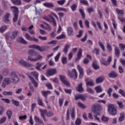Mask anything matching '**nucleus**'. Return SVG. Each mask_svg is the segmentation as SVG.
I'll list each match as a JSON object with an SVG mask.
<instances>
[{
    "instance_id": "1",
    "label": "nucleus",
    "mask_w": 125,
    "mask_h": 125,
    "mask_svg": "<svg viewBox=\"0 0 125 125\" xmlns=\"http://www.w3.org/2000/svg\"><path fill=\"white\" fill-rule=\"evenodd\" d=\"M27 54L28 55L27 58L28 60H29V61H31L32 62L39 61L42 58V57L34 49H29L27 52Z\"/></svg>"
},
{
    "instance_id": "2",
    "label": "nucleus",
    "mask_w": 125,
    "mask_h": 125,
    "mask_svg": "<svg viewBox=\"0 0 125 125\" xmlns=\"http://www.w3.org/2000/svg\"><path fill=\"white\" fill-rule=\"evenodd\" d=\"M18 36H19V31L18 30H15L12 32L7 33L6 35L5 39L6 41H9V39L15 40V38H17Z\"/></svg>"
},
{
    "instance_id": "3",
    "label": "nucleus",
    "mask_w": 125,
    "mask_h": 125,
    "mask_svg": "<svg viewBox=\"0 0 125 125\" xmlns=\"http://www.w3.org/2000/svg\"><path fill=\"white\" fill-rule=\"evenodd\" d=\"M92 112L94 114H98V115H100V112L102 111L103 107L99 103H97L93 104L92 106Z\"/></svg>"
},
{
    "instance_id": "4",
    "label": "nucleus",
    "mask_w": 125,
    "mask_h": 125,
    "mask_svg": "<svg viewBox=\"0 0 125 125\" xmlns=\"http://www.w3.org/2000/svg\"><path fill=\"white\" fill-rule=\"evenodd\" d=\"M11 10L12 12L14 17L13 19L14 22H17V20H18V16H19V9L18 7L13 6L11 7Z\"/></svg>"
},
{
    "instance_id": "5",
    "label": "nucleus",
    "mask_w": 125,
    "mask_h": 125,
    "mask_svg": "<svg viewBox=\"0 0 125 125\" xmlns=\"http://www.w3.org/2000/svg\"><path fill=\"white\" fill-rule=\"evenodd\" d=\"M108 113L111 116H116L117 115V108L114 104H109L107 106Z\"/></svg>"
},
{
    "instance_id": "6",
    "label": "nucleus",
    "mask_w": 125,
    "mask_h": 125,
    "mask_svg": "<svg viewBox=\"0 0 125 125\" xmlns=\"http://www.w3.org/2000/svg\"><path fill=\"white\" fill-rule=\"evenodd\" d=\"M100 62L102 65H104V66H109L111 62H112V57L110 56L108 57V59L106 62V60L104 58H102L100 60Z\"/></svg>"
},
{
    "instance_id": "7",
    "label": "nucleus",
    "mask_w": 125,
    "mask_h": 125,
    "mask_svg": "<svg viewBox=\"0 0 125 125\" xmlns=\"http://www.w3.org/2000/svg\"><path fill=\"white\" fill-rule=\"evenodd\" d=\"M57 73V70L55 68L48 69L46 71V75L47 77L54 76Z\"/></svg>"
},
{
    "instance_id": "8",
    "label": "nucleus",
    "mask_w": 125,
    "mask_h": 125,
    "mask_svg": "<svg viewBox=\"0 0 125 125\" xmlns=\"http://www.w3.org/2000/svg\"><path fill=\"white\" fill-rule=\"evenodd\" d=\"M59 78L60 81L63 84H65V85H66L67 86H69V85H70V83L68 81H67V78H66V77L63 75H60Z\"/></svg>"
},
{
    "instance_id": "9",
    "label": "nucleus",
    "mask_w": 125,
    "mask_h": 125,
    "mask_svg": "<svg viewBox=\"0 0 125 125\" xmlns=\"http://www.w3.org/2000/svg\"><path fill=\"white\" fill-rule=\"evenodd\" d=\"M12 80H13V83H17L20 81L19 77L16 75L15 72H12L11 74Z\"/></svg>"
},
{
    "instance_id": "10",
    "label": "nucleus",
    "mask_w": 125,
    "mask_h": 125,
    "mask_svg": "<svg viewBox=\"0 0 125 125\" xmlns=\"http://www.w3.org/2000/svg\"><path fill=\"white\" fill-rule=\"evenodd\" d=\"M26 39L28 40V41H31V42H40V40L37 38H36L35 37H33L32 38L31 37L30 35L28 33H26L25 34Z\"/></svg>"
},
{
    "instance_id": "11",
    "label": "nucleus",
    "mask_w": 125,
    "mask_h": 125,
    "mask_svg": "<svg viewBox=\"0 0 125 125\" xmlns=\"http://www.w3.org/2000/svg\"><path fill=\"white\" fill-rule=\"evenodd\" d=\"M77 69L80 73V75L79 76V79H82L83 77V67H81L80 64H78L77 65Z\"/></svg>"
},
{
    "instance_id": "12",
    "label": "nucleus",
    "mask_w": 125,
    "mask_h": 125,
    "mask_svg": "<svg viewBox=\"0 0 125 125\" xmlns=\"http://www.w3.org/2000/svg\"><path fill=\"white\" fill-rule=\"evenodd\" d=\"M82 56H83V49L80 48L77 53V57L75 59L76 62H78L82 58Z\"/></svg>"
},
{
    "instance_id": "13",
    "label": "nucleus",
    "mask_w": 125,
    "mask_h": 125,
    "mask_svg": "<svg viewBox=\"0 0 125 125\" xmlns=\"http://www.w3.org/2000/svg\"><path fill=\"white\" fill-rule=\"evenodd\" d=\"M118 73L116 72V71L112 70L108 74V77L111 78L112 79H115V78H117Z\"/></svg>"
},
{
    "instance_id": "14",
    "label": "nucleus",
    "mask_w": 125,
    "mask_h": 125,
    "mask_svg": "<svg viewBox=\"0 0 125 125\" xmlns=\"http://www.w3.org/2000/svg\"><path fill=\"white\" fill-rule=\"evenodd\" d=\"M20 64L23 65V66H25V67H28V68L31 67V64L28 63L26 61L24 60H21L19 62Z\"/></svg>"
},
{
    "instance_id": "15",
    "label": "nucleus",
    "mask_w": 125,
    "mask_h": 125,
    "mask_svg": "<svg viewBox=\"0 0 125 125\" xmlns=\"http://www.w3.org/2000/svg\"><path fill=\"white\" fill-rule=\"evenodd\" d=\"M76 90L80 93L83 92V83H80L78 84V87L76 88Z\"/></svg>"
},
{
    "instance_id": "16",
    "label": "nucleus",
    "mask_w": 125,
    "mask_h": 125,
    "mask_svg": "<svg viewBox=\"0 0 125 125\" xmlns=\"http://www.w3.org/2000/svg\"><path fill=\"white\" fill-rule=\"evenodd\" d=\"M17 42L20 43H22V44H27L28 42L21 37H19L17 39Z\"/></svg>"
},
{
    "instance_id": "17",
    "label": "nucleus",
    "mask_w": 125,
    "mask_h": 125,
    "mask_svg": "<svg viewBox=\"0 0 125 125\" xmlns=\"http://www.w3.org/2000/svg\"><path fill=\"white\" fill-rule=\"evenodd\" d=\"M105 81V77L100 76L96 79V83H100Z\"/></svg>"
},
{
    "instance_id": "18",
    "label": "nucleus",
    "mask_w": 125,
    "mask_h": 125,
    "mask_svg": "<svg viewBox=\"0 0 125 125\" xmlns=\"http://www.w3.org/2000/svg\"><path fill=\"white\" fill-rule=\"evenodd\" d=\"M49 49V46H40L39 51L40 52H43V51H48Z\"/></svg>"
},
{
    "instance_id": "19",
    "label": "nucleus",
    "mask_w": 125,
    "mask_h": 125,
    "mask_svg": "<svg viewBox=\"0 0 125 125\" xmlns=\"http://www.w3.org/2000/svg\"><path fill=\"white\" fill-rule=\"evenodd\" d=\"M47 21H49V22H52L54 27L56 26V21H55V19H54L52 16H50L49 17V19L47 20Z\"/></svg>"
},
{
    "instance_id": "20",
    "label": "nucleus",
    "mask_w": 125,
    "mask_h": 125,
    "mask_svg": "<svg viewBox=\"0 0 125 125\" xmlns=\"http://www.w3.org/2000/svg\"><path fill=\"white\" fill-rule=\"evenodd\" d=\"M70 45L69 44H66L64 46V49L63 50V52L65 54H67L68 53V51H69V49L70 48Z\"/></svg>"
},
{
    "instance_id": "21",
    "label": "nucleus",
    "mask_w": 125,
    "mask_h": 125,
    "mask_svg": "<svg viewBox=\"0 0 125 125\" xmlns=\"http://www.w3.org/2000/svg\"><path fill=\"white\" fill-rule=\"evenodd\" d=\"M9 16H10V14L7 13L6 15L4 16L3 21L4 23H8L9 22Z\"/></svg>"
},
{
    "instance_id": "22",
    "label": "nucleus",
    "mask_w": 125,
    "mask_h": 125,
    "mask_svg": "<svg viewBox=\"0 0 125 125\" xmlns=\"http://www.w3.org/2000/svg\"><path fill=\"white\" fill-rule=\"evenodd\" d=\"M92 67L94 69V70H98L100 69V66L97 64V62L96 61H95L92 63Z\"/></svg>"
},
{
    "instance_id": "23",
    "label": "nucleus",
    "mask_w": 125,
    "mask_h": 125,
    "mask_svg": "<svg viewBox=\"0 0 125 125\" xmlns=\"http://www.w3.org/2000/svg\"><path fill=\"white\" fill-rule=\"evenodd\" d=\"M12 2L15 5H21L22 4L21 0H12Z\"/></svg>"
},
{
    "instance_id": "24",
    "label": "nucleus",
    "mask_w": 125,
    "mask_h": 125,
    "mask_svg": "<svg viewBox=\"0 0 125 125\" xmlns=\"http://www.w3.org/2000/svg\"><path fill=\"white\" fill-rule=\"evenodd\" d=\"M114 52H115V55L116 57H119L120 56V49L117 46H115L114 48Z\"/></svg>"
},
{
    "instance_id": "25",
    "label": "nucleus",
    "mask_w": 125,
    "mask_h": 125,
    "mask_svg": "<svg viewBox=\"0 0 125 125\" xmlns=\"http://www.w3.org/2000/svg\"><path fill=\"white\" fill-rule=\"evenodd\" d=\"M42 65H43V63H40V62H38L36 63V70H37L38 71H42Z\"/></svg>"
},
{
    "instance_id": "26",
    "label": "nucleus",
    "mask_w": 125,
    "mask_h": 125,
    "mask_svg": "<svg viewBox=\"0 0 125 125\" xmlns=\"http://www.w3.org/2000/svg\"><path fill=\"white\" fill-rule=\"evenodd\" d=\"M34 120L36 122V123H38L39 124H42V125H44V123H43V121L41 120V119H40V118L38 117V116H35Z\"/></svg>"
},
{
    "instance_id": "27",
    "label": "nucleus",
    "mask_w": 125,
    "mask_h": 125,
    "mask_svg": "<svg viewBox=\"0 0 125 125\" xmlns=\"http://www.w3.org/2000/svg\"><path fill=\"white\" fill-rule=\"evenodd\" d=\"M43 5L44 6H45V7H48L49 8L54 7V5L53 4V3L51 2L44 3Z\"/></svg>"
},
{
    "instance_id": "28",
    "label": "nucleus",
    "mask_w": 125,
    "mask_h": 125,
    "mask_svg": "<svg viewBox=\"0 0 125 125\" xmlns=\"http://www.w3.org/2000/svg\"><path fill=\"white\" fill-rule=\"evenodd\" d=\"M79 12L82 16V19H83V20H84L85 19V14L84 13L83 10V9H80Z\"/></svg>"
},
{
    "instance_id": "29",
    "label": "nucleus",
    "mask_w": 125,
    "mask_h": 125,
    "mask_svg": "<svg viewBox=\"0 0 125 125\" xmlns=\"http://www.w3.org/2000/svg\"><path fill=\"white\" fill-rule=\"evenodd\" d=\"M32 75L36 81H39V73L36 71H34L32 72Z\"/></svg>"
},
{
    "instance_id": "30",
    "label": "nucleus",
    "mask_w": 125,
    "mask_h": 125,
    "mask_svg": "<svg viewBox=\"0 0 125 125\" xmlns=\"http://www.w3.org/2000/svg\"><path fill=\"white\" fill-rule=\"evenodd\" d=\"M120 117H119V122H123L125 120V113L121 112L120 114Z\"/></svg>"
},
{
    "instance_id": "31",
    "label": "nucleus",
    "mask_w": 125,
    "mask_h": 125,
    "mask_svg": "<svg viewBox=\"0 0 125 125\" xmlns=\"http://www.w3.org/2000/svg\"><path fill=\"white\" fill-rule=\"evenodd\" d=\"M95 89L96 91V93H100V92H102L103 90L101 88V86H98L95 88Z\"/></svg>"
},
{
    "instance_id": "32",
    "label": "nucleus",
    "mask_w": 125,
    "mask_h": 125,
    "mask_svg": "<svg viewBox=\"0 0 125 125\" xmlns=\"http://www.w3.org/2000/svg\"><path fill=\"white\" fill-rule=\"evenodd\" d=\"M116 11L118 13V15H120V16H123V15L125 14V13L123 10H120L117 8L116 9Z\"/></svg>"
},
{
    "instance_id": "33",
    "label": "nucleus",
    "mask_w": 125,
    "mask_h": 125,
    "mask_svg": "<svg viewBox=\"0 0 125 125\" xmlns=\"http://www.w3.org/2000/svg\"><path fill=\"white\" fill-rule=\"evenodd\" d=\"M73 32L74 31L73 30V28L71 27H69L67 29V34L68 36H72Z\"/></svg>"
},
{
    "instance_id": "34",
    "label": "nucleus",
    "mask_w": 125,
    "mask_h": 125,
    "mask_svg": "<svg viewBox=\"0 0 125 125\" xmlns=\"http://www.w3.org/2000/svg\"><path fill=\"white\" fill-rule=\"evenodd\" d=\"M41 93H42V95H43V96H44V97H47V95H48V94H50V91H41Z\"/></svg>"
},
{
    "instance_id": "35",
    "label": "nucleus",
    "mask_w": 125,
    "mask_h": 125,
    "mask_svg": "<svg viewBox=\"0 0 125 125\" xmlns=\"http://www.w3.org/2000/svg\"><path fill=\"white\" fill-rule=\"evenodd\" d=\"M55 10V11H64V12H67V9L62 7L56 8Z\"/></svg>"
},
{
    "instance_id": "36",
    "label": "nucleus",
    "mask_w": 125,
    "mask_h": 125,
    "mask_svg": "<svg viewBox=\"0 0 125 125\" xmlns=\"http://www.w3.org/2000/svg\"><path fill=\"white\" fill-rule=\"evenodd\" d=\"M6 115L8 117V120H10V119H11V117H12V111H11V110L7 111Z\"/></svg>"
},
{
    "instance_id": "37",
    "label": "nucleus",
    "mask_w": 125,
    "mask_h": 125,
    "mask_svg": "<svg viewBox=\"0 0 125 125\" xmlns=\"http://www.w3.org/2000/svg\"><path fill=\"white\" fill-rule=\"evenodd\" d=\"M86 85L88 86H94V82L92 79H90L89 82H87Z\"/></svg>"
},
{
    "instance_id": "38",
    "label": "nucleus",
    "mask_w": 125,
    "mask_h": 125,
    "mask_svg": "<svg viewBox=\"0 0 125 125\" xmlns=\"http://www.w3.org/2000/svg\"><path fill=\"white\" fill-rule=\"evenodd\" d=\"M11 102L13 105L16 106V107H18L20 104H19V102L15 100H11Z\"/></svg>"
},
{
    "instance_id": "39",
    "label": "nucleus",
    "mask_w": 125,
    "mask_h": 125,
    "mask_svg": "<svg viewBox=\"0 0 125 125\" xmlns=\"http://www.w3.org/2000/svg\"><path fill=\"white\" fill-rule=\"evenodd\" d=\"M13 93L11 91H4L3 92V95L10 96L12 95Z\"/></svg>"
},
{
    "instance_id": "40",
    "label": "nucleus",
    "mask_w": 125,
    "mask_h": 125,
    "mask_svg": "<svg viewBox=\"0 0 125 125\" xmlns=\"http://www.w3.org/2000/svg\"><path fill=\"white\" fill-rule=\"evenodd\" d=\"M86 98H87V96L83 94H80L81 100H82V101H85L86 100Z\"/></svg>"
},
{
    "instance_id": "41",
    "label": "nucleus",
    "mask_w": 125,
    "mask_h": 125,
    "mask_svg": "<svg viewBox=\"0 0 125 125\" xmlns=\"http://www.w3.org/2000/svg\"><path fill=\"white\" fill-rule=\"evenodd\" d=\"M6 29H7V25H4L3 26H1L0 27V32L1 33H3V32H4V31H5V30H6Z\"/></svg>"
},
{
    "instance_id": "42",
    "label": "nucleus",
    "mask_w": 125,
    "mask_h": 125,
    "mask_svg": "<svg viewBox=\"0 0 125 125\" xmlns=\"http://www.w3.org/2000/svg\"><path fill=\"white\" fill-rule=\"evenodd\" d=\"M101 120L103 122L108 123V121H109V118L106 117L105 116L103 115L101 118Z\"/></svg>"
},
{
    "instance_id": "43",
    "label": "nucleus",
    "mask_w": 125,
    "mask_h": 125,
    "mask_svg": "<svg viewBox=\"0 0 125 125\" xmlns=\"http://www.w3.org/2000/svg\"><path fill=\"white\" fill-rule=\"evenodd\" d=\"M41 48V46L37 45V44H33L32 45V48L33 49H36L37 50H38L40 51V49Z\"/></svg>"
},
{
    "instance_id": "44",
    "label": "nucleus",
    "mask_w": 125,
    "mask_h": 125,
    "mask_svg": "<svg viewBox=\"0 0 125 125\" xmlns=\"http://www.w3.org/2000/svg\"><path fill=\"white\" fill-rule=\"evenodd\" d=\"M80 3L83 4V5H86L87 6H88L89 5L88 2L85 0H80Z\"/></svg>"
},
{
    "instance_id": "45",
    "label": "nucleus",
    "mask_w": 125,
    "mask_h": 125,
    "mask_svg": "<svg viewBox=\"0 0 125 125\" xmlns=\"http://www.w3.org/2000/svg\"><path fill=\"white\" fill-rule=\"evenodd\" d=\"M76 125H82V120L80 118H77L75 121Z\"/></svg>"
},
{
    "instance_id": "46",
    "label": "nucleus",
    "mask_w": 125,
    "mask_h": 125,
    "mask_svg": "<svg viewBox=\"0 0 125 125\" xmlns=\"http://www.w3.org/2000/svg\"><path fill=\"white\" fill-rule=\"evenodd\" d=\"M71 8L72 11H76V10H77V8H78V5L76 4H73L71 6Z\"/></svg>"
},
{
    "instance_id": "47",
    "label": "nucleus",
    "mask_w": 125,
    "mask_h": 125,
    "mask_svg": "<svg viewBox=\"0 0 125 125\" xmlns=\"http://www.w3.org/2000/svg\"><path fill=\"white\" fill-rule=\"evenodd\" d=\"M64 102V98H60L59 100V104L60 107H62L63 105V103Z\"/></svg>"
},
{
    "instance_id": "48",
    "label": "nucleus",
    "mask_w": 125,
    "mask_h": 125,
    "mask_svg": "<svg viewBox=\"0 0 125 125\" xmlns=\"http://www.w3.org/2000/svg\"><path fill=\"white\" fill-rule=\"evenodd\" d=\"M65 38H66V36L65 35V34H62L58 37H56V39L57 40H62L63 39H65Z\"/></svg>"
},
{
    "instance_id": "49",
    "label": "nucleus",
    "mask_w": 125,
    "mask_h": 125,
    "mask_svg": "<svg viewBox=\"0 0 125 125\" xmlns=\"http://www.w3.org/2000/svg\"><path fill=\"white\" fill-rule=\"evenodd\" d=\"M41 112V116L43 118V120L46 123L48 122L47 119H46V117H45V114L44 113H43L42 112Z\"/></svg>"
},
{
    "instance_id": "50",
    "label": "nucleus",
    "mask_w": 125,
    "mask_h": 125,
    "mask_svg": "<svg viewBox=\"0 0 125 125\" xmlns=\"http://www.w3.org/2000/svg\"><path fill=\"white\" fill-rule=\"evenodd\" d=\"M117 104L120 108V109H124V104H123V102L117 101Z\"/></svg>"
},
{
    "instance_id": "51",
    "label": "nucleus",
    "mask_w": 125,
    "mask_h": 125,
    "mask_svg": "<svg viewBox=\"0 0 125 125\" xmlns=\"http://www.w3.org/2000/svg\"><path fill=\"white\" fill-rule=\"evenodd\" d=\"M68 73L69 77H70V78H71L72 79H73V78H74V77L75 76V73H74V72L70 71V70H68Z\"/></svg>"
},
{
    "instance_id": "52",
    "label": "nucleus",
    "mask_w": 125,
    "mask_h": 125,
    "mask_svg": "<svg viewBox=\"0 0 125 125\" xmlns=\"http://www.w3.org/2000/svg\"><path fill=\"white\" fill-rule=\"evenodd\" d=\"M71 116L72 119H75V107L74 106H73L72 108Z\"/></svg>"
},
{
    "instance_id": "53",
    "label": "nucleus",
    "mask_w": 125,
    "mask_h": 125,
    "mask_svg": "<svg viewBox=\"0 0 125 125\" xmlns=\"http://www.w3.org/2000/svg\"><path fill=\"white\" fill-rule=\"evenodd\" d=\"M64 92H65V93H66L67 94H72V89H64Z\"/></svg>"
},
{
    "instance_id": "54",
    "label": "nucleus",
    "mask_w": 125,
    "mask_h": 125,
    "mask_svg": "<svg viewBox=\"0 0 125 125\" xmlns=\"http://www.w3.org/2000/svg\"><path fill=\"white\" fill-rule=\"evenodd\" d=\"M99 45H100L101 48L102 49L103 51L104 52L105 51V46H104V45L102 42H99Z\"/></svg>"
},
{
    "instance_id": "55",
    "label": "nucleus",
    "mask_w": 125,
    "mask_h": 125,
    "mask_svg": "<svg viewBox=\"0 0 125 125\" xmlns=\"http://www.w3.org/2000/svg\"><path fill=\"white\" fill-rule=\"evenodd\" d=\"M3 82H4L5 83L7 84H9L11 83V81H10V79L9 78H5Z\"/></svg>"
},
{
    "instance_id": "56",
    "label": "nucleus",
    "mask_w": 125,
    "mask_h": 125,
    "mask_svg": "<svg viewBox=\"0 0 125 125\" xmlns=\"http://www.w3.org/2000/svg\"><path fill=\"white\" fill-rule=\"evenodd\" d=\"M45 86L48 87V89H53V87H52V85L50 83H46L45 84Z\"/></svg>"
},
{
    "instance_id": "57",
    "label": "nucleus",
    "mask_w": 125,
    "mask_h": 125,
    "mask_svg": "<svg viewBox=\"0 0 125 125\" xmlns=\"http://www.w3.org/2000/svg\"><path fill=\"white\" fill-rule=\"evenodd\" d=\"M29 85L30 86V89L32 91V92H34L35 91V88H34V86H33L32 83H29Z\"/></svg>"
},
{
    "instance_id": "58",
    "label": "nucleus",
    "mask_w": 125,
    "mask_h": 125,
    "mask_svg": "<svg viewBox=\"0 0 125 125\" xmlns=\"http://www.w3.org/2000/svg\"><path fill=\"white\" fill-rule=\"evenodd\" d=\"M46 116L48 117V118H50L51 117H53L54 116V114L51 111H49L48 112H47Z\"/></svg>"
},
{
    "instance_id": "59",
    "label": "nucleus",
    "mask_w": 125,
    "mask_h": 125,
    "mask_svg": "<svg viewBox=\"0 0 125 125\" xmlns=\"http://www.w3.org/2000/svg\"><path fill=\"white\" fill-rule=\"evenodd\" d=\"M86 90L88 93H90L91 94H93V93H94V91L90 87L87 88Z\"/></svg>"
},
{
    "instance_id": "60",
    "label": "nucleus",
    "mask_w": 125,
    "mask_h": 125,
    "mask_svg": "<svg viewBox=\"0 0 125 125\" xmlns=\"http://www.w3.org/2000/svg\"><path fill=\"white\" fill-rule=\"evenodd\" d=\"M67 58L66 57H62V64H65L67 62Z\"/></svg>"
},
{
    "instance_id": "61",
    "label": "nucleus",
    "mask_w": 125,
    "mask_h": 125,
    "mask_svg": "<svg viewBox=\"0 0 125 125\" xmlns=\"http://www.w3.org/2000/svg\"><path fill=\"white\" fill-rule=\"evenodd\" d=\"M107 48L109 51V52H112V47H111V45L110 44V43H107Z\"/></svg>"
},
{
    "instance_id": "62",
    "label": "nucleus",
    "mask_w": 125,
    "mask_h": 125,
    "mask_svg": "<svg viewBox=\"0 0 125 125\" xmlns=\"http://www.w3.org/2000/svg\"><path fill=\"white\" fill-rule=\"evenodd\" d=\"M78 105L79 107L82 108V109H85V106L82 103H78Z\"/></svg>"
},
{
    "instance_id": "63",
    "label": "nucleus",
    "mask_w": 125,
    "mask_h": 125,
    "mask_svg": "<svg viewBox=\"0 0 125 125\" xmlns=\"http://www.w3.org/2000/svg\"><path fill=\"white\" fill-rule=\"evenodd\" d=\"M119 93L121 94L122 96H123V97H125V92L124 90L122 89H120L119 90Z\"/></svg>"
},
{
    "instance_id": "64",
    "label": "nucleus",
    "mask_w": 125,
    "mask_h": 125,
    "mask_svg": "<svg viewBox=\"0 0 125 125\" xmlns=\"http://www.w3.org/2000/svg\"><path fill=\"white\" fill-rule=\"evenodd\" d=\"M119 48H120L121 50H125V45L122 43L119 44Z\"/></svg>"
}]
</instances>
